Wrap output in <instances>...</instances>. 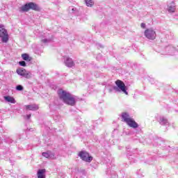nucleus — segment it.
<instances>
[{
	"mask_svg": "<svg viewBox=\"0 0 178 178\" xmlns=\"http://www.w3.org/2000/svg\"><path fill=\"white\" fill-rule=\"evenodd\" d=\"M58 94L60 99L66 105H70V106L76 105V99L69 92L60 89Z\"/></svg>",
	"mask_w": 178,
	"mask_h": 178,
	"instance_id": "nucleus-1",
	"label": "nucleus"
},
{
	"mask_svg": "<svg viewBox=\"0 0 178 178\" xmlns=\"http://www.w3.org/2000/svg\"><path fill=\"white\" fill-rule=\"evenodd\" d=\"M122 118L123 119V122L127 123L129 127H132V129H137L138 127V124L136 122L134 119L130 117V115L128 114L127 112H124L122 113Z\"/></svg>",
	"mask_w": 178,
	"mask_h": 178,
	"instance_id": "nucleus-2",
	"label": "nucleus"
},
{
	"mask_svg": "<svg viewBox=\"0 0 178 178\" xmlns=\"http://www.w3.org/2000/svg\"><path fill=\"white\" fill-rule=\"evenodd\" d=\"M16 73L19 74V76L25 77V79H31V72H30V71L26 70L24 68H17L16 70Z\"/></svg>",
	"mask_w": 178,
	"mask_h": 178,
	"instance_id": "nucleus-3",
	"label": "nucleus"
},
{
	"mask_svg": "<svg viewBox=\"0 0 178 178\" xmlns=\"http://www.w3.org/2000/svg\"><path fill=\"white\" fill-rule=\"evenodd\" d=\"M145 36L148 40H155L156 38V32L152 29H147L145 31Z\"/></svg>",
	"mask_w": 178,
	"mask_h": 178,
	"instance_id": "nucleus-4",
	"label": "nucleus"
},
{
	"mask_svg": "<svg viewBox=\"0 0 178 178\" xmlns=\"http://www.w3.org/2000/svg\"><path fill=\"white\" fill-rule=\"evenodd\" d=\"M0 37L2 42H8V41H9L8 31L3 26H0Z\"/></svg>",
	"mask_w": 178,
	"mask_h": 178,
	"instance_id": "nucleus-5",
	"label": "nucleus"
},
{
	"mask_svg": "<svg viewBox=\"0 0 178 178\" xmlns=\"http://www.w3.org/2000/svg\"><path fill=\"white\" fill-rule=\"evenodd\" d=\"M79 156L82 161H85V162H91V161H92V156H90V154L87 152H80L79 153Z\"/></svg>",
	"mask_w": 178,
	"mask_h": 178,
	"instance_id": "nucleus-6",
	"label": "nucleus"
},
{
	"mask_svg": "<svg viewBox=\"0 0 178 178\" xmlns=\"http://www.w3.org/2000/svg\"><path fill=\"white\" fill-rule=\"evenodd\" d=\"M115 84L117 87H118V88L121 91H122V92H124V94H126V95H129V93L127 92V89H126V85L123 81L118 79L115 81Z\"/></svg>",
	"mask_w": 178,
	"mask_h": 178,
	"instance_id": "nucleus-7",
	"label": "nucleus"
},
{
	"mask_svg": "<svg viewBox=\"0 0 178 178\" xmlns=\"http://www.w3.org/2000/svg\"><path fill=\"white\" fill-rule=\"evenodd\" d=\"M168 11L170 13H175L176 12V4L175 2L172 1L171 4L168 6Z\"/></svg>",
	"mask_w": 178,
	"mask_h": 178,
	"instance_id": "nucleus-8",
	"label": "nucleus"
},
{
	"mask_svg": "<svg viewBox=\"0 0 178 178\" xmlns=\"http://www.w3.org/2000/svg\"><path fill=\"white\" fill-rule=\"evenodd\" d=\"M29 8L31 10H35L36 12H40V7L33 2L29 3Z\"/></svg>",
	"mask_w": 178,
	"mask_h": 178,
	"instance_id": "nucleus-9",
	"label": "nucleus"
},
{
	"mask_svg": "<svg viewBox=\"0 0 178 178\" xmlns=\"http://www.w3.org/2000/svg\"><path fill=\"white\" fill-rule=\"evenodd\" d=\"M26 111H38V106L35 104H31L25 106Z\"/></svg>",
	"mask_w": 178,
	"mask_h": 178,
	"instance_id": "nucleus-10",
	"label": "nucleus"
},
{
	"mask_svg": "<svg viewBox=\"0 0 178 178\" xmlns=\"http://www.w3.org/2000/svg\"><path fill=\"white\" fill-rule=\"evenodd\" d=\"M65 63L67 67H73L74 66V62L70 58H67Z\"/></svg>",
	"mask_w": 178,
	"mask_h": 178,
	"instance_id": "nucleus-11",
	"label": "nucleus"
},
{
	"mask_svg": "<svg viewBox=\"0 0 178 178\" xmlns=\"http://www.w3.org/2000/svg\"><path fill=\"white\" fill-rule=\"evenodd\" d=\"M45 169L38 170L37 176L38 178H45Z\"/></svg>",
	"mask_w": 178,
	"mask_h": 178,
	"instance_id": "nucleus-12",
	"label": "nucleus"
},
{
	"mask_svg": "<svg viewBox=\"0 0 178 178\" xmlns=\"http://www.w3.org/2000/svg\"><path fill=\"white\" fill-rule=\"evenodd\" d=\"M4 99L7 101V102H10V104H15L16 102V101L15 100V98L10 96H5Z\"/></svg>",
	"mask_w": 178,
	"mask_h": 178,
	"instance_id": "nucleus-13",
	"label": "nucleus"
},
{
	"mask_svg": "<svg viewBox=\"0 0 178 178\" xmlns=\"http://www.w3.org/2000/svg\"><path fill=\"white\" fill-rule=\"evenodd\" d=\"M21 10L22 12H29V10H30V3H27L24 6L21 7Z\"/></svg>",
	"mask_w": 178,
	"mask_h": 178,
	"instance_id": "nucleus-14",
	"label": "nucleus"
},
{
	"mask_svg": "<svg viewBox=\"0 0 178 178\" xmlns=\"http://www.w3.org/2000/svg\"><path fill=\"white\" fill-rule=\"evenodd\" d=\"M22 58L24 60H28L29 62H30V60L32 59L31 57H30V56H29L27 54H22Z\"/></svg>",
	"mask_w": 178,
	"mask_h": 178,
	"instance_id": "nucleus-15",
	"label": "nucleus"
},
{
	"mask_svg": "<svg viewBox=\"0 0 178 178\" xmlns=\"http://www.w3.org/2000/svg\"><path fill=\"white\" fill-rule=\"evenodd\" d=\"M85 2L86 3V6L92 8V6H94V1H92V0H85Z\"/></svg>",
	"mask_w": 178,
	"mask_h": 178,
	"instance_id": "nucleus-16",
	"label": "nucleus"
},
{
	"mask_svg": "<svg viewBox=\"0 0 178 178\" xmlns=\"http://www.w3.org/2000/svg\"><path fill=\"white\" fill-rule=\"evenodd\" d=\"M42 156H44V158H49L51 156L49 155V153L48 152H43L42 154Z\"/></svg>",
	"mask_w": 178,
	"mask_h": 178,
	"instance_id": "nucleus-17",
	"label": "nucleus"
},
{
	"mask_svg": "<svg viewBox=\"0 0 178 178\" xmlns=\"http://www.w3.org/2000/svg\"><path fill=\"white\" fill-rule=\"evenodd\" d=\"M16 90H17L18 91H22L23 87H22L21 85H18V86L16 87Z\"/></svg>",
	"mask_w": 178,
	"mask_h": 178,
	"instance_id": "nucleus-18",
	"label": "nucleus"
},
{
	"mask_svg": "<svg viewBox=\"0 0 178 178\" xmlns=\"http://www.w3.org/2000/svg\"><path fill=\"white\" fill-rule=\"evenodd\" d=\"M19 65H20V66H23L24 67H25V66H26V61H19Z\"/></svg>",
	"mask_w": 178,
	"mask_h": 178,
	"instance_id": "nucleus-19",
	"label": "nucleus"
},
{
	"mask_svg": "<svg viewBox=\"0 0 178 178\" xmlns=\"http://www.w3.org/2000/svg\"><path fill=\"white\" fill-rule=\"evenodd\" d=\"M41 42H43L44 44H47V42H48V40L47 39H43L41 40Z\"/></svg>",
	"mask_w": 178,
	"mask_h": 178,
	"instance_id": "nucleus-20",
	"label": "nucleus"
},
{
	"mask_svg": "<svg viewBox=\"0 0 178 178\" xmlns=\"http://www.w3.org/2000/svg\"><path fill=\"white\" fill-rule=\"evenodd\" d=\"M140 27H141L142 29H145V23H141V24H140Z\"/></svg>",
	"mask_w": 178,
	"mask_h": 178,
	"instance_id": "nucleus-21",
	"label": "nucleus"
},
{
	"mask_svg": "<svg viewBox=\"0 0 178 178\" xmlns=\"http://www.w3.org/2000/svg\"><path fill=\"white\" fill-rule=\"evenodd\" d=\"M26 118L27 119H30L31 118V114L27 115Z\"/></svg>",
	"mask_w": 178,
	"mask_h": 178,
	"instance_id": "nucleus-22",
	"label": "nucleus"
}]
</instances>
